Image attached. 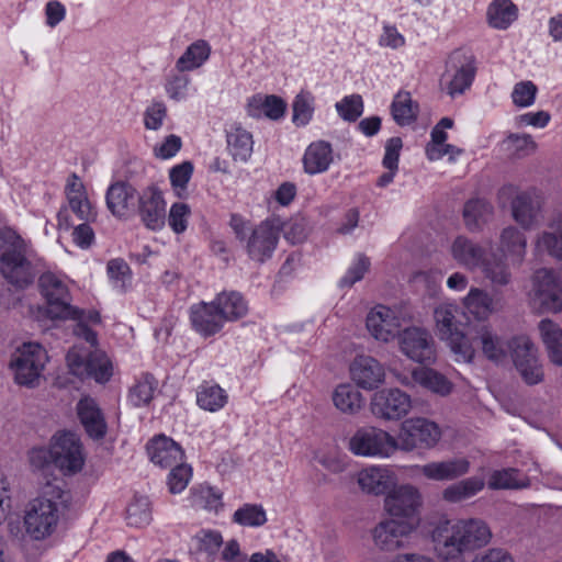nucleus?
<instances>
[{"instance_id": "obj_46", "label": "nucleus", "mask_w": 562, "mask_h": 562, "mask_svg": "<svg viewBox=\"0 0 562 562\" xmlns=\"http://www.w3.org/2000/svg\"><path fill=\"white\" fill-rule=\"evenodd\" d=\"M479 269L494 286H506L512 282V271L503 257H485Z\"/></svg>"}, {"instance_id": "obj_13", "label": "nucleus", "mask_w": 562, "mask_h": 562, "mask_svg": "<svg viewBox=\"0 0 562 562\" xmlns=\"http://www.w3.org/2000/svg\"><path fill=\"white\" fill-rule=\"evenodd\" d=\"M475 74V58L462 52H454L446 64V70L440 81L441 89L451 98L462 94L471 87Z\"/></svg>"}, {"instance_id": "obj_23", "label": "nucleus", "mask_w": 562, "mask_h": 562, "mask_svg": "<svg viewBox=\"0 0 562 562\" xmlns=\"http://www.w3.org/2000/svg\"><path fill=\"white\" fill-rule=\"evenodd\" d=\"M139 194L130 183L117 181L106 191V206L116 217H130L136 212Z\"/></svg>"}, {"instance_id": "obj_28", "label": "nucleus", "mask_w": 562, "mask_h": 562, "mask_svg": "<svg viewBox=\"0 0 562 562\" xmlns=\"http://www.w3.org/2000/svg\"><path fill=\"white\" fill-rule=\"evenodd\" d=\"M462 306L468 316L476 321H487L491 315L499 311L498 301L481 288L472 286L462 299Z\"/></svg>"}, {"instance_id": "obj_51", "label": "nucleus", "mask_w": 562, "mask_h": 562, "mask_svg": "<svg viewBox=\"0 0 562 562\" xmlns=\"http://www.w3.org/2000/svg\"><path fill=\"white\" fill-rule=\"evenodd\" d=\"M292 111V122L294 125H307L314 115L315 97L310 91L302 90L293 100Z\"/></svg>"}, {"instance_id": "obj_41", "label": "nucleus", "mask_w": 562, "mask_h": 562, "mask_svg": "<svg viewBox=\"0 0 562 562\" xmlns=\"http://www.w3.org/2000/svg\"><path fill=\"white\" fill-rule=\"evenodd\" d=\"M222 314L224 322H234L244 317L248 312V304L238 292H222L213 300Z\"/></svg>"}, {"instance_id": "obj_2", "label": "nucleus", "mask_w": 562, "mask_h": 562, "mask_svg": "<svg viewBox=\"0 0 562 562\" xmlns=\"http://www.w3.org/2000/svg\"><path fill=\"white\" fill-rule=\"evenodd\" d=\"M83 318V312L80 311L74 333L89 345H76L68 351V369L80 379L90 378L98 383H106L113 375L112 362L104 351L97 348V334L82 322Z\"/></svg>"}, {"instance_id": "obj_1", "label": "nucleus", "mask_w": 562, "mask_h": 562, "mask_svg": "<svg viewBox=\"0 0 562 562\" xmlns=\"http://www.w3.org/2000/svg\"><path fill=\"white\" fill-rule=\"evenodd\" d=\"M491 539L490 527L480 518L442 519L430 531L432 549L440 562H464L465 553L485 547Z\"/></svg>"}, {"instance_id": "obj_50", "label": "nucleus", "mask_w": 562, "mask_h": 562, "mask_svg": "<svg viewBox=\"0 0 562 562\" xmlns=\"http://www.w3.org/2000/svg\"><path fill=\"white\" fill-rule=\"evenodd\" d=\"M157 390V381L151 374L142 375L130 389L128 401L135 407L148 405Z\"/></svg>"}, {"instance_id": "obj_27", "label": "nucleus", "mask_w": 562, "mask_h": 562, "mask_svg": "<svg viewBox=\"0 0 562 562\" xmlns=\"http://www.w3.org/2000/svg\"><path fill=\"white\" fill-rule=\"evenodd\" d=\"M357 482L361 491L367 494L386 495L395 485V475L386 467L371 465L358 473Z\"/></svg>"}, {"instance_id": "obj_57", "label": "nucleus", "mask_w": 562, "mask_h": 562, "mask_svg": "<svg viewBox=\"0 0 562 562\" xmlns=\"http://www.w3.org/2000/svg\"><path fill=\"white\" fill-rule=\"evenodd\" d=\"M506 150L516 158L532 155L537 144L529 134H510L504 142Z\"/></svg>"}, {"instance_id": "obj_60", "label": "nucleus", "mask_w": 562, "mask_h": 562, "mask_svg": "<svg viewBox=\"0 0 562 562\" xmlns=\"http://www.w3.org/2000/svg\"><path fill=\"white\" fill-rule=\"evenodd\" d=\"M191 209L182 202L173 203L169 210L168 224L173 233L182 234L188 227Z\"/></svg>"}, {"instance_id": "obj_8", "label": "nucleus", "mask_w": 562, "mask_h": 562, "mask_svg": "<svg viewBox=\"0 0 562 562\" xmlns=\"http://www.w3.org/2000/svg\"><path fill=\"white\" fill-rule=\"evenodd\" d=\"M395 436L389 431L363 426L355 431L348 442V449L358 457L387 459L396 452Z\"/></svg>"}, {"instance_id": "obj_12", "label": "nucleus", "mask_w": 562, "mask_h": 562, "mask_svg": "<svg viewBox=\"0 0 562 562\" xmlns=\"http://www.w3.org/2000/svg\"><path fill=\"white\" fill-rule=\"evenodd\" d=\"M423 506V495L413 484L393 485L383 501V509L391 519L412 520L417 524V516Z\"/></svg>"}, {"instance_id": "obj_30", "label": "nucleus", "mask_w": 562, "mask_h": 562, "mask_svg": "<svg viewBox=\"0 0 562 562\" xmlns=\"http://www.w3.org/2000/svg\"><path fill=\"white\" fill-rule=\"evenodd\" d=\"M150 460L161 468H171L183 461L181 447L171 438L157 436L147 445Z\"/></svg>"}, {"instance_id": "obj_29", "label": "nucleus", "mask_w": 562, "mask_h": 562, "mask_svg": "<svg viewBox=\"0 0 562 562\" xmlns=\"http://www.w3.org/2000/svg\"><path fill=\"white\" fill-rule=\"evenodd\" d=\"M536 250L562 260V213H554L536 238Z\"/></svg>"}, {"instance_id": "obj_4", "label": "nucleus", "mask_w": 562, "mask_h": 562, "mask_svg": "<svg viewBox=\"0 0 562 562\" xmlns=\"http://www.w3.org/2000/svg\"><path fill=\"white\" fill-rule=\"evenodd\" d=\"M4 250L0 257V271L12 284L20 288L31 284L35 271L29 258L27 244L14 231L5 228L0 233Z\"/></svg>"}, {"instance_id": "obj_6", "label": "nucleus", "mask_w": 562, "mask_h": 562, "mask_svg": "<svg viewBox=\"0 0 562 562\" xmlns=\"http://www.w3.org/2000/svg\"><path fill=\"white\" fill-rule=\"evenodd\" d=\"M41 293L46 301L45 314L50 319H77L80 311L72 305L68 284L60 277L46 272L38 280Z\"/></svg>"}, {"instance_id": "obj_33", "label": "nucleus", "mask_w": 562, "mask_h": 562, "mask_svg": "<svg viewBox=\"0 0 562 562\" xmlns=\"http://www.w3.org/2000/svg\"><path fill=\"white\" fill-rule=\"evenodd\" d=\"M331 402L341 414L353 416L362 409L364 398L356 384L344 382L334 387Z\"/></svg>"}, {"instance_id": "obj_47", "label": "nucleus", "mask_w": 562, "mask_h": 562, "mask_svg": "<svg viewBox=\"0 0 562 562\" xmlns=\"http://www.w3.org/2000/svg\"><path fill=\"white\" fill-rule=\"evenodd\" d=\"M492 205L483 199H472L468 201L463 209V218L465 226L470 231H476L482 224L486 223L492 216Z\"/></svg>"}, {"instance_id": "obj_11", "label": "nucleus", "mask_w": 562, "mask_h": 562, "mask_svg": "<svg viewBox=\"0 0 562 562\" xmlns=\"http://www.w3.org/2000/svg\"><path fill=\"white\" fill-rule=\"evenodd\" d=\"M530 300L541 313H558L562 310V282L559 274L550 269H539L532 278Z\"/></svg>"}, {"instance_id": "obj_15", "label": "nucleus", "mask_w": 562, "mask_h": 562, "mask_svg": "<svg viewBox=\"0 0 562 562\" xmlns=\"http://www.w3.org/2000/svg\"><path fill=\"white\" fill-rule=\"evenodd\" d=\"M413 400L409 394L398 387L376 391L370 401V411L378 419L396 422L409 414Z\"/></svg>"}, {"instance_id": "obj_42", "label": "nucleus", "mask_w": 562, "mask_h": 562, "mask_svg": "<svg viewBox=\"0 0 562 562\" xmlns=\"http://www.w3.org/2000/svg\"><path fill=\"white\" fill-rule=\"evenodd\" d=\"M211 55V46L204 40H198L190 44L176 61V68L180 72L192 71L202 67Z\"/></svg>"}, {"instance_id": "obj_44", "label": "nucleus", "mask_w": 562, "mask_h": 562, "mask_svg": "<svg viewBox=\"0 0 562 562\" xmlns=\"http://www.w3.org/2000/svg\"><path fill=\"white\" fill-rule=\"evenodd\" d=\"M490 26L506 30L518 18V8L512 0H493L486 12Z\"/></svg>"}, {"instance_id": "obj_61", "label": "nucleus", "mask_w": 562, "mask_h": 562, "mask_svg": "<svg viewBox=\"0 0 562 562\" xmlns=\"http://www.w3.org/2000/svg\"><path fill=\"white\" fill-rule=\"evenodd\" d=\"M27 463L33 472H44L53 463L52 440L48 448L33 447L26 453Z\"/></svg>"}, {"instance_id": "obj_9", "label": "nucleus", "mask_w": 562, "mask_h": 562, "mask_svg": "<svg viewBox=\"0 0 562 562\" xmlns=\"http://www.w3.org/2000/svg\"><path fill=\"white\" fill-rule=\"evenodd\" d=\"M411 321V314L403 306L375 305L367 315L366 326L378 341H393L402 331V326Z\"/></svg>"}, {"instance_id": "obj_43", "label": "nucleus", "mask_w": 562, "mask_h": 562, "mask_svg": "<svg viewBox=\"0 0 562 562\" xmlns=\"http://www.w3.org/2000/svg\"><path fill=\"white\" fill-rule=\"evenodd\" d=\"M222 544V535L215 530H200L192 537V547L205 562L217 560Z\"/></svg>"}, {"instance_id": "obj_52", "label": "nucleus", "mask_w": 562, "mask_h": 562, "mask_svg": "<svg viewBox=\"0 0 562 562\" xmlns=\"http://www.w3.org/2000/svg\"><path fill=\"white\" fill-rule=\"evenodd\" d=\"M232 519L239 526L258 528L267 522V514L261 505L244 504L235 510Z\"/></svg>"}, {"instance_id": "obj_19", "label": "nucleus", "mask_w": 562, "mask_h": 562, "mask_svg": "<svg viewBox=\"0 0 562 562\" xmlns=\"http://www.w3.org/2000/svg\"><path fill=\"white\" fill-rule=\"evenodd\" d=\"M503 192L513 195L512 216L522 228L529 229L539 222L543 199L538 190L531 188L518 191L509 186L504 188Z\"/></svg>"}, {"instance_id": "obj_40", "label": "nucleus", "mask_w": 562, "mask_h": 562, "mask_svg": "<svg viewBox=\"0 0 562 562\" xmlns=\"http://www.w3.org/2000/svg\"><path fill=\"white\" fill-rule=\"evenodd\" d=\"M459 307L453 302H443L434 310L435 329L440 340L461 330L457 319Z\"/></svg>"}, {"instance_id": "obj_10", "label": "nucleus", "mask_w": 562, "mask_h": 562, "mask_svg": "<svg viewBox=\"0 0 562 562\" xmlns=\"http://www.w3.org/2000/svg\"><path fill=\"white\" fill-rule=\"evenodd\" d=\"M53 464L64 475L79 473L86 462V453L80 438L70 431H60L52 438Z\"/></svg>"}, {"instance_id": "obj_45", "label": "nucleus", "mask_w": 562, "mask_h": 562, "mask_svg": "<svg viewBox=\"0 0 562 562\" xmlns=\"http://www.w3.org/2000/svg\"><path fill=\"white\" fill-rule=\"evenodd\" d=\"M228 401V395L218 384L202 383L196 390V404L201 409L215 413L222 409Z\"/></svg>"}, {"instance_id": "obj_36", "label": "nucleus", "mask_w": 562, "mask_h": 562, "mask_svg": "<svg viewBox=\"0 0 562 562\" xmlns=\"http://www.w3.org/2000/svg\"><path fill=\"white\" fill-rule=\"evenodd\" d=\"M485 481L480 476H470L447 485L441 498L447 504H460L474 497L484 490Z\"/></svg>"}, {"instance_id": "obj_20", "label": "nucleus", "mask_w": 562, "mask_h": 562, "mask_svg": "<svg viewBox=\"0 0 562 562\" xmlns=\"http://www.w3.org/2000/svg\"><path fill=\"white\" fill-rule=\"evenodd\" d=\"M412 469L429 481L450 482L465 476L471 470V462L465 457H454L416 464Z\"/></svg>"}, {"instance_id": "obj_3", "label": "nucleus", "mask_w": 562, "mask_h": 562, "mask_svg": "<svg viewBox=\"0 0 562 562\" xmlns=\"http://www.w3.org/2000/svg\"><path fill=\"white\" fill-rule=\"evenodd\" d=\"M66 503V492L47 482L40 495L25 507L23 524L26 533L34 540H44L54 533L59 520V509Z\"/></svg>"}, {"instance_id": "obj_17", "label": "nucleus", "mask_w": 562, "mask_h": 562, "mask_svg": "<svg viewBox=\"0 0 562 562\" xmlns=\"http://www.w3.org/2000/svg\"><path fill=\"white\" fill-rule=\"evenodd\" d=\"M401 352L417 363H432L436 360L435 340L423 327L411 326L397 336Z\"/></svg>"}, {"instance_id": "obj_22", "label": "nucleus", "mask_w": 562, "mask_h": 562, "mask_svg": "<svg viewBox=\"0 0 562 562\" xmlns=\"http://www.w3.org/2000/svg\"><path fill=\"white\" fill-rule=\"evenodd\" d=\"M139 216L144 225L151 229H161L166 221V203L162 193L155 187L145 189L138 196Z\"/></svg>"}, {"instance_id": "obj_24", "label": "nucleus", "mask_w": 562, "mask_h": 562, "mask_svg": "<svg viewBox=\"0 0 562 562\" xmlns=\"http://www.w3.org/2000/svg\"><path fill=\"white\" fill-rule=\"evenodd\" d=\"M449 252L459 266L470 271L479 269L486 257V248L464 235L452 239Z\"/></svg>"}, {"instance_id": "obj_53", "label": "nucleus", "mask_w": 562, "mask_h": 562, "mask_svg": "<svg viewBox=\"0 0 562 562\" xmlns=\"http://www.w3.org/2000/svg\"><path fill=\"white\" fill-rule=\"evenodd\" d=\"M442 341H445L448 345L457 362H472L475 355V349L473 348L470 339L462 330L454 331L453 335L448 336Z\"/></svg>"}, {"instance_id": "obj_14", "label": "nucleus", "mask_w": 562, "mask_h": 562, "mask_svg": "<svg viewBox=\"0 0 562 562\" xmlns=\"http://www.w3.org/2000/svg\"><path fill=\"white\" fill-rule=\"evenodd\" d=\"M282 231V222L278 217L267 218L250 229L246 237V251L249 258L262 263L272 257Z\"/></svg>"}, {"instance_id": "obj_55", "label": "nucleus", "mask_w": 562, "mask_h": 562, "mask_svg": "<svg viewBox=\"0 0 562 562\" xmlns=\"http://www.w3.org/2000/svg\"><path fill=\"white\" fill-rule=\"evenodd\" d=\"M483 353L492 361L499 362L506 357V345L487 327H482L479 333Z\"/></svg>"}, {"instance_id": "obj_58", "label": "nucleus", "mask_w": 562, "mask_h": 562, "mask_svg": "<svg viewBox=\"0 0 562 562\" xmlns=\"http://www.w3.org/2000/svg\"><path fill=\"white\" fill-rule=\"evenodd\" d=\"M192 503L204 509L217 512L222 506V494L214 487L201 486L193 492Z\"/></svg>"}, {"instance_id": "obj_56", "label": "nucleus", "mask_w": 562, "mask_h": 562, "mask_svg": "<svg viewBox=\"0 0 562 562\" xmlns=\"http://www.w3.org/2000/svg\"><path fill=\"white\" fill-rule=\"evenodd\" d=\"M193 164L182 161L169 170V180L178 198H183L187 193L188 183L193 175Z\"/></svg>"}, {"instance_id": "obj_64", "label": "nucleus", "mask_w": 562, "mask_h": 562, "mask_svg": "<svg viewBox=\"0 0 562 562\" xmlns=\"http://www.w3.org/2000/svg\"><path fill=\"white\" fill-rule=\"evenodd\" d=\"M370 268V260L363 255H358L346 274L340 280L341 286H351L360 281Z\"/></svg>"}, {"instance_id": "obj_39", "label": "nucleus", "mask_w": 562, "mask_h": 562, "mask_svg": "<svg viewBox=\"0 0 562 562\" xmlns=\"http://www.w3.org/2000/svg\"><path fill=\"white\" fill-rule=\"evenodd\" d=\"M414 382L439 396H448L453 384L442 373L430 368H415L413 370Z\"/></svg>"}, {"instance_id": "obj_49", "label": "nucleus", "mask_w": 562, "mask_h": 562, "mask_svg": "<svg viewBox=\"0 0 562 562\" xmlns=\"http://www.w3.org/2000/svg\"><path fill=\"white\" fill-rule=\"evenodd\" d=\"M528 485V480L515 469L495 470L487 482L491 490H519Z\"/></svg>"}, {"instance_id": "obj_18", "label": "nucleus", "mask_w": 562, "mask_h": 562, "mask_svg": "<svg viewBox=\"0 0 562 562\" xmlns=\"http://www.w3.org/2000/svg\"><path fill=\"white\" fill-rule=\"evenodd\" d=\"M415 529L416 522L412 520L383 519L371 530L373 546L382 552L396 551L405 547Z\"/></svg>"}, {"instance_id": "obj_5", "label": "nucleus", "mask_w": 562, "mask_h": 562, "mask_svg": "<svg viewBox=\"0 0 562 562\" xmlns=\"http://www.w3.org/2000/svg\"><path fill=\"white\" fill-rule=\"evenodd\" d=\"M47 361L48 356L43 346L37 342H24L16 348L10 361L14 381L27 387L37 386Z\"/></svg>"}, {"instance_id": "obj_34", "label": "nucleus", "mask_w": 562, "mask_h": 562, "mask_svg": "<svg viewBox=\"0 0 562 562\" xmlns=\"http://www.w3.org/2000/svg\"><path fill=\"white\" fill-rule=\"evenodd\" d=\"M286 109V103L277 95L255 94L246 104V112L254 119L267 117L270 120L281 119Z\"/></svg>"}, {"instance_id": "obj_35", "label": "nucleus", "mask_w": 562, "mask_h": 562, "mask_svg": "<svg viewBox=\"0 0 562 562\" xmlns=\"http://www.w3.org/2000/svg\"><path fill=\"white\" fill-rule=\"evenodd\" d=\"M66 195L71 211L81 221H93L95 213L87 198L85 186L79 177L72 173L66 184Z\"/></svg>"}, {"instance_id": "obj_31", "label": "nucleus", "mask_w": 562, "mask_h": 562, "mask_svg": "<svg viewBox=\"0 0 562 562\" xmlns=\"http://www.w3.org/2000/svg\"><path fill=\"white\" fill-rule=\"evenodd\" d=\"M498 250L513 265H521L527 254L525 234L515 226L503 228L498 238Z\"/></svg>"}, {"instance_id": "obj_7", "label": "nucleus", "mask_w": 562, "mask_h": 562, "mask_svg": "<svg viewBox=\"0 0 562 562\" xmlns=\"http://www.w3.org/2000/svg\"><path fill=\"white\" fill-rule=\"evenodd\" d=\"M441 439V429L425 417L403 420L395 437L396 451L412 452L416 449H432Z\"/></svg>"}, {"instance_id": "obj_38", "label": "nucleus", "mask_w": 562, "mask_h": 562, "mask_svg": "<svg viewBox=\"0 0 562 562\" xmlns=\"http://www.w3.org/2000/svg\"><path fill=\"white\" fill-rule=\"evenodd\" d=\"M541 340L546 347L550 361L562 367V329L549 318L542 319L538 325Z\"/></svg>"}, {"instance_id": "obj_37", "label": "nucleus", "mask_w": 562, "mask_h": 562, "mask_svg": "<svg viewBox=\"0 0 562 562\" xmlns=\"http://www.w3.org/2000/svg\"><path fill=\"white\" fill-rule=\"evenodd\" d=\"M227 149L234 160L246 162L254 149L252 134L240 124H232L226 131Z\"/></svg>"}, {"instance_id": "obj_32", "label": "nucleus", "mask_w": 562, "mask_h": 562, "mask_svg": "<svg viewBox=\"0 0 562 562\" xmlns=\"http://www.w3.org/2000/svg\"><path fill=\"white\" fill-rule=\"evenodd\" d=\"M334 161L331 145L317 140L307 146L303 155V169L307 175H318L327 171Z\"/></svg>"}, {"instance_id": "obj_48", "label": "nucleus", "mask_w": 562, "mask_h": 562, "mask_svg": "<svg viewBox=\"0 0 562 562\" xmlns=\"http://www.w3.org/2000/svg\"><path fill=\"white\" fill-rule=\"evenodd\" d=\"M392 115L398 125H408L415 121L418 113V105L407 91H400L391 105Z\"/></svg>"}, {"instance_id": "obj_54", "label": "nucleus", "mask_w": 562, "mask_h": 562, "mask_svg": "<svg viewBox=\"0 0 562 562\" xmlns=\"http://www.w3.org/2000/svg\"><path fill=\"white\" fill-rule=\"evenodd\" d=\"M126 520L130 526L143 528L151 521L150 502L145 496L135 497L126 509Z\"/></svg>"}, {"instance_id": "obj_25", "label": "nucleus", "mask_w": 562, "mask_h": 562, "mask_svg": "<svg viewBox=\"0 0 562 562\" xmlns=\"http://www.w3.org/2000/svg\"><path fill=\"white\" fill-rule=\"evenodd\" d=\"M77 414L87 435L100 440L104 438L108 431V425L104 415L97 401L90 396L82 397L77 403Z\"/></svg>"}, {"instance_id": "obj_21", "label": "nucleus", "mask_w": 562, "mask_h": 562, "mask_svg": "<svg viewBox=\"0 0 562 562\" xmlns=\"http://www.w3.org/2000/svg\"><path fill=\"white\" fill-rule=\"evenodd\" d=\"M351 381L366 391L376 390L385 381L384 367L371 356L356 357L349 367Z\"/></svg>"}, {"instance_id": "obj_16", "label": "nucleus", "mask_w": 562, "mask_h": 562, "mask_svg": "<svg viewBox=\"0 0 562 562\" xmlns=\"http://www.w3.org/2000/svg\"><path fill=\"white\" fill-rule=\"evenodd\" d=\"M507 347L512 351L515 368L525 383L535 385L543 381L544 373L538 359L537 348L529 337H515Z\"/></svg>"}, {"instance_id": "obj_59", "label": "nucleus", "mask_w": 562, "mask_h": 562, "mask_svg": "<svg viewBox=\"0 0 562 562\" xmlns=\"http://www.w3.org/2000/svg\"><path fill=\"white\" fill-rule=\"evenodd\" d=\"M191 477L192 469L190 465L181 462L171 467V471L167 480L169 492L172 494L181 493L188 486Z\"/></svg>"}, {"instance_id": "obj_62", "label": "nucleus", "mask_w": 562, "mask_h": 562, "mask_svg": "<svg viewBox=\"0 0 562 562\" xmlns=\"http://www.w3.org/2000/svg\"><path fill=\"white\" fill-rule=\"evenodd\" d=\"M336 110L344 120L353 122L363 112L362 98L359 94L347 95L336 103Z\"/></svg>"}, {"instance_id": "obj_63", "label": "nucleus", "mask_w": 562, "mask_h": 562, "mask_svg": "<svg viewBox=\"0 0 562 562\" xmlns=\"http://www.w3.org/2000/svg\"><path fill=\"white\" fill-rule=\"evenodd\" d=\"M106 271L113 286L119 290H124L127 282L131 280V271L128 265L123 259H112L108 262Z\"/></svg>"}, {"instance_id": "obj_26", "label": "nucleus", "mask_w": 562, "mask_h": 562, "mask_svg": "<svg viewBox=\"0 0 562 562\" xmlns=\"http://www.w3.org/2000/svg\"><path fill=\"white\" fill-rule=\"evenodd\" d=\"M190 321L193 328L204 337L215 335L225 324L214 301L210 303L201 302L191 306Z\"/></svg>"}]
</instances>
